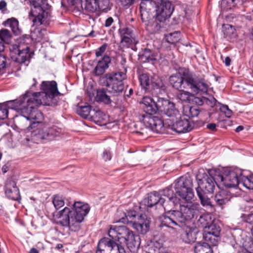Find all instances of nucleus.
I'll return each instance as SVG.
<instances>
[{"mask_svg":"<svg viewBox=\"0 0 253 253\" xmlns=\"http://www.w3.org/2000/svg\"><path fill=\"white\" fill-rule=\"evenodd\" d=\"M31 92L27 91L19 99L10 100L3 103L7 109L17 110L21 115L19 119L30 122L27 127L33 128L36 124L42 122L43 117L42 113L35 107L36 102H33L30 96Z\"/></svg>","mask_w":253,"mask_h":253,"instance_id":"1","label":"nucleus"},{"mask_svg":"<svg viewBox=\"0 0 253 253\" xmlns=\"http://www.w3.org/2000/svg\"><path fill=\"white\" fill-rule=\"evenodd\" d=\"M110 238L103 237L101 239H106L114 243L113 247H106L110 251L117 248V253H126L122 244H125L130 252L137 250L140 245V238L135 235L133 232L126 226L111 225L108 231Z\"/></svg>","mask_w":253,"mask_h":253,"instance_id":"2","label":"nucleus"},{"mask_svg":"<svg viewBox=\"0 0 253 253\" xmlns=\"http://www.w3.org/2000/svg\"><path fill=\"white\" fill-rule=\"evenodd\" d=\"M90 209L88 204L75 201L70 207H66L59 211V223L64 227H68L71 231L77 232L81 229L82 223Z\"/></svg>","mask_w":253,"mask_h":253,"instance_id":"3","label":"nucleus"},{"mask_svg":"<svg viewBox=\"0 0 253 253\" xmlns=\"http://www.w3.org/2000/svg\"><path fill=\"white\" fill-rule=\"evenodd\" d=\"M199 212L198 204L186 201L183 205L180 204L179 211L173 210L171 213L162 215L160 217V226L171 229H175V226H182L184 223H188Z\"/></svg>","mask_w":253,"mask_h":253,"instance_id":"4","label":"nucleus"},{"mask_svg":"<svg viewBox=\"0 0 253 253\" xmlns=\"http://www.w3.org/2000/svg\"><path fill=\"white\" fill-rule=\"evenodd\" d=\"M142 105L143 112L138 115L139 120L146 128L153 132L163 133L165 130L164 122L159 117L154 116L157 111L154 99L145 96L142 99Z\"/></svg>","mask_w":253,"mask_h":253,"instance_id":"5","label":"nucleus"},{"mask_svg":"<svg viewBox=\"0 0 253 253\" xmlns=\"http://www.w3.org/2000/svg\"><path fill=\"white\" fill-rule=\"evenodd\" d=\"M41 92L31 93L30 96L33 102H36L35 107L41 105L55 106L57 105L60 94L57 88V84L55 81H42L41 84Z\"/></svg>","mask_w":253,"mask_h":253,"instance_id":"6","label":"nucleus"},{"mask_svg":"<svg viewBox=\"0 0 253 253\" xmlns=\"http://www.w3.org/2000/svg\"><path fill=\"white\" fill-rule=\"evenodd\" d=\"M126 78V74L123 72H113L104 75L105 84L108 92L113 96H119L124 91L125 84L123 81Z\"/></svg>","mask_w":253,"mask_h":253,"instance_id":"7","label":"nucleus"},{"mask_svg":"<svg viewBox=\"0 0 253 253\" xmlns=\"http://www.w3.org/2000/svg\"><path fill=\"white\" fill-rule=\"evenodd\" d=\"M174 188L175 195L186 201H190L194 196L193 180L189 175L182 176L176 180Z\"/></svg>","mask_w":253,"mask_h":253,"instance_id":"8","label":"nucleus"},{"mask_svg":"<svg viewBox=\"0 0 253 253\" xmlns=\"http://www.w3.org/2000/svg\"><path fill=\"white\" fill-rule=\"evenodd\" d=\"M183 76L185 79L184 89H190L196 94L208 91L209 85L204 78L193 74L185 68H183Z\"/></svg>","mask_w":253,"mask_h":253,"instance_id":"9","label":"nucleus"},{"mask_svg":"<svg viewBox=\"0 0 253 253\" xmlns=\"http://www.w3.org/2000/svg\"><path fill=\"white\" fill-rule=\"evenodd\" d=\"M24 39L18 40V44H13L10 48V57L13 61L22 64L31 58L30 47L24 42Z\"/></svg>","mask_w":253,"mask_h":253,"instance_id":"10","label":"nucleus"},{"mask_svg":"<svg viewBox=\"0 0 253 253\" xmlns=\"http://www.w3.org/2000/svg\"><path fill=\"white\" fill-rule=\"evenodd\" d=\"M240 174L241 171L238 169L225 171L223 174L217 175V181L226 187H236L240 183Z\"/></svg>","mask_w":253,"mask_h":253,"instance_id":"11","label":"nucleus"},{"mask_svg":"<svg viewBox=\"0 0 253 253\" xmlns=\"http://www.w3.org/2000/svg\"><path fill=\"white\" fill-rule=\"evenodd\" d=\"M174 6L171 2L168 0H160L157 2L155 9V16L160 22H164L172 15Z\"/></svg>","mask_w":253,"mask_h":253,"instance_id":"12","label":"nucleus"},{"mask_svg":"<svg viewBox=\"0 0 253 253\" xmlns=\"http://www.w3.org/2000/svg\"><path fill=\"white\" fill-rule=\"evenodd\" d=\"M162 195L167 197V199L163 198L164 203L161 204L165 210L168 211L165 214H167L169 212L171 213L173 211L172 210L180 204L179 202L181 199L177 197V195L175 194H174L171 189L169 188L164 189Z\"/></svg>","mask_w":253,"mask_h":253,"instance_id":"13","label":"nucleus"},{"mask_svg":"<svg viewBox=\"0 0 253 253\" xmlns=\"http://www.w3.org/2000/svg\"><path fill=\"white\" fill-rule=\"evenodd\" d=\"M61 132V129L56 126L48 127L43 126L42 127H39L35 131V135L41 140L50 141L55 136H58Z\"/></svg>","mask_w":253,"mask_h":253,"instance_id":"14","label":"nucleus"},{"mask_svg":"<svg viewBox=\"0 0 253 253\" xmlns=\"http://www.w3.org/2000/svg\"><path fill=\"white\" fill-rule=\"evenodd\" d=\"M68 3L74 6L78 10L81 9H83L82 0H67ZM97 0H85L84 4V9L86 12L90 13L95 12L99 10V6H98Z\"/></svg>","mask_w":253,"mask_h":253,"instance_id":"15","label":"nucleus"},{"mask_svg":"<svg viewBox=\"0 0 253 253\" xmlns=\"http://www.w3.org/2000/svg\"><path fill=\"white\" fill-rule=\"evenodd\" d=\"M217 175L215 177L211 175L207 176V177L204 180H200L198 182V186L196 188L200 189L199 191L207 194H212L215 188V186L219 187L217 183L216 179Z\"/></svg>","mask_w":253,"mask_h":253,"instance_id":"16","label":"nucleus"},{"mask_svg":"<svg viewBox=\"0 0 253 253\" xmlns=\"http://www.w3.org/2000/svg\"><path fill=\"white\" fill-rule=\"evenodd\" d=\"M4 192L6 196L12 200L18 201L20 199L19 188L16 182L11 178L7 179L5 183Z\"/></svg>","mask_w":253,"mask_h":253,"instance_id":"17","label":"nucleus"},{"mask_svg":"<svg viewBox=\"0 0 253 253\" xmlns=\"http://www.w3.org/2000/svg\"><path fill=\"white\" fill-rule=\"evenodd\" d=\"M169 126L171 130L178 133H181L191 131L194 127V124L189 119L181 117L179 120L176 121L171 126L170 125Z\"/></svg>","mask_w":253,"mask_h":253,"instance_id":"18","label":"nucleus"},{"mask_svg":"<svg viewBox=\"0 0 253 253\" xmlns=\"http://www.w3.org/2000/svg\"><path fill=\"white\" fill-rule=\"evenodd\" d=\"M150 222L146 215L140 214L137 221L133 223V226L138 233L145 234L149 230Z\"/></svg>","mask_w":253,"mask_h":253,"instance_id":"19","label":"nucleus"},{"mask_svg":"<svg viewBox=\"0 0 253 253\" xmlns=\"http://www.w3.org/2000/svg\"><path fill=\"white\" fill-rule=\"evenodd\" d=\"M184 77L183 76V68L171 75L169 78L170 85L175 89L183 90L184 89Z\"/></svg>","mask_w":253,"mask_h":253,"instance_id":"20","label":"nucleus"},{"mask_svg":"<svg viewBox=\"0 0 253 253\" xmlns=\"http://www.w3.org/2000/svg\"><path fill=\"white\" fill-rule=\"evenodd\" d=\"M148 253H169L168 250L164 247V240L157 237L148 245Z\"/></svg>","mask_w":253,"mask_h":253,"instance_id":"21","label":"nucleus"},{"mask_svg":"<svg viewBox=\"0 0 253 253\" xmlns=\"http://www.w3.org/2000/svg\"><path fill=\"white\" fill-rule=\"evenodd\" d=\"M232 198L231 193L226 190H221L218 191L214 196V201L219 207H222L230 201Z\"/></svg>","mask_w":253,"mask_h":253,"instance_id":"22","label":"nucleus"},{"mask_svg":"<svg viewBox=\"0 0 253 253\" xmlns=\"http://www.w3.org/2000/svg\"><path fill=\"white\" fill-rule=\"evenodd\" d=\"M177 227L181 228L183 229L184 232L182 234V237L185 240V242L190 243L193 241L195 239V233L194 232L195 229L190 227L188 223H184L182 226H175V229H172L176 231Z\"/></svg>","mask_w":253,"mask_h":253,"instance_id":"23","label":"nucleus"},{"mask_svg":"<svg viewBox=\"0 0 253 253\" xmlns=\"http://www.w3.org/2000/svg\"><path fill=\"white\" fill-rule=\"evenodd\" d=\"M145 202L147 203V206L149 207H152L159 203L161 205L162 203H164L161 195L157 191H153L148 194Z\"/></svg>","mask_w":253,"mask_h":253,"instance_id":"24","label":"nucleus"},{"mask_svg":"<svg viewBox=\"0 0 253 253\" xmlns=\"http://www.w3.org/2000/svg\"><path fill=\"white\" fill-rule=\"evenodd\" d=\"M2 24L5 27H9L13 34L15 36L19 35L22 33V30L19 28V21L14 17L7 19L3 22Z\"/></svg>","mask_w":253,"mask_h":253,"instance_id":"25","label":"nucleus"},{"mask_svg":"<svg viewBox=\"0 0 253 253\" xmlns=\"http://www.w3.org/2000/svg\"><path fill=\"white\" fill-rule=\"evenodd\" d=\"M47 0H31V3L34 6L35 8H37L42 13H39L38 14H33V15L38 18L41 24L42 23V20L44 18V11L43 10L42 5L45 4Z\"/></svg>","mask_w":253,"mask_h":253,"instance_id":"26","label":"nucleus"},{"mask_svg":"<svg viewBox=\"0 0 253 253\" xmlns=\"http://www.w3.org/2000/svg\"><path fill=\"white\" fill-rule=\"evenodd\" d=\"M32 38L36 42L47 41L48 33L45 29H37L32 34Z\"/></svg>","mask_w":253,"mask_h":253,"instance_id":"27","label":"nucleus"},{"mask_svg":"<svg viewBox=\"0 0 253 253\" xmlns=\"http://www.w3.org/2000/svg\"><path fill=\"white\" fill-rule=\"evenodd\" d=\"M208 100L210 102V105L211 107L216 106L219 107L221 112L223 113L226 117L229 118L232 116L233 114L232 111L229 108L227 105L221 104L219 103H218L217 104L216 100L213 97H212L211 100L209 99Z\"/></svg>","mask_w":253,"mask_h":253,"instance_id":"28","label":"nucleus"},{"mask_svg":"<svg viewBox=\"0 0 253 253\" xmlns=\"http://www.w3.org/2000/svg\"><path fill=\"white\" fill-rule=\"evenodd\" d=\"M195 253H212L213 251L209 243L206 242H198L194 247Z\"/></svg>","mask_w":253,"mask_h":253,"instance_id":"29","label":"nucleus"},{"mask_svg":"<svg viewBox=\"0 0 253 253\" xmlns=\"http://www.w3.org/2000/svg\"><path fill=\"white\" fill-rule=\"evenodd\" d=\"M114 243L106 239H100L98 242L95 253H107L105 249L106 247L113 248Z\"/></svg>","mask_w":253,"mask_h":253,"instance_id":"30","label":"nucleus"},{"mask_svg":"<svg viewBox=\"0 0 253 253\" xmlns=\"http://www.w3.org/2000/svg\"><path fill=\"white\" fill-rule=\"evenodd\" d=\"M157 3L154 0H141L139 9L153 12L157 8Z\"/></svg>","mask_w":253,"mask_h":253,"instance_id":"31","label":"nucleus"},{"mask_svg":"<svg viewBox=\"0 0 253 253\" xmlns=\"http://www.w3.org/2000/svg\"><path fill=\"white\" fill-rule=\"evenodd\" d=\"M139 81L142 88L145 92L151 91V80L147 74H142L140 75Z\"/></svg>","mask_w":253,"mask_h":253,"instance_id":"32","label":"nucleus"},{"mask_svg":"<svg viewBox=\"0 0 253 253\" xmlns=\"http://www.w3.org/2000/svg\"><path fill=\"white\" fill-rule=\"evenodd\" d=\"M200 189H196L197 195L200 200L201 205L205 207L210 208L211 210H214V207L211 204V199L206 195L207 193H202L199 191Z\"/></svg>","mask_w":253,"mask_h":253,"instance_id":"33","label":"nucleus"},{"mask_svg":"<svg viewBox=\"0 0 253 253\" xmlns=\"http://www.w3.org/2000/svg\"><path fill=\"white\" fill-rule=\"evenodd\" d=\"M219 235H214L209 233L204 232L203 238L206 242V243H209V244L211 245V246H216L218 244L220 239Z\"/></svg>","mask_w":253,"mask_h":253,"instance_id":"34","label":"nucleus"},{"mask_svg":"<svg viewBox=\"0 0 253 253\" xmlns=\"http://www.w3.org/2000/svg\"><path fill=\"white\" fill-rule=\"evenodd\" d=\"M96 99L106 104H109L111 103L110 97L107 94L104 88L99 89L97 90Z\"/></svg>","mask_w":253,"mask_h":253,"instance_id":"35","label":"nucleus"},{"mask_svg":"<svg viewBox=\"0 0 253 253\" xmlns=\"http://www.w3.org/2000/svg\"><path fill=\"white\" fill-rule=\"evenodd\" d=\"M150 49L144 48L139 52V58L143 62H149L154 59Z\"/></svg>","mask_w":253,"mask_h":253,"instance_id":"36","label":"nucleus"},{"mask_svg":"<svg viewBox=\"0 0 253 253\" xmlns=\"http://www.w3.org/2000/svg\"><path fill=\"white\" fill-rule=\"evenodd\" d=\"M151 91L152 90H164L165 85L163 81L157 76H154L151 79Z\"/></svg>","mask_w":253,"mask_h":253,"instance_id":"37","label":"nucleus"},{"mask_svg":"<svg viewBox=\"0 0 253 253\" xmlns=\"http://www.w3.org/2000/svg\"><path fill=\"white\" fill-rule=\"evenodd\" d=\"M163 22H160L157 19V17L152 19L149 24H147V30L151 31L153 33H157L159 32L161 28L162 27Z\"/></svg>","mask_w":253,"mask_h":253,"instance_id":"38","label":"nucleus"},{"mask_svg":"<svg viewBox=\"0 0 253 253\" xmlns=\"http://www.w3.org/2000/svg\"><path fill=\"white\" fill-rule=\"evenodd\" d=\"M240 183H242L244 187L248 189L253 190V174L249 176L240 174Z\"/></svg>","mask_w":253,"mask_h":253,"instance_id":"39","label":"nucleus"},{"mask_svg":"<svg viewBox=\"0 0 253 253\" xmlns=\"http://www.w3.org/2000/svg\"><path fill=\"white\" fill-rule=\"evenodd\" d=\"M166 106L163 109V111L166 115L169 117L175 116L178 111L175 108L174 104L170 102H165Z\"/></svg>","mask_w":253,"mask_h":253,"instance_id":"40","label":"nucleus"},{"mask_svg":"<svg viewBox=\"0 0 253 253\" xmlns=\"http://www.w3.org/2000/svg\"><path fill=\"white\" fill-rule=\"evenodd\" d=\"M223 31L224 37L227 39L229 41H231L236 37V30L231 25H227L223 28Z\"/></svg>","mask_w":253,"mask_h":253,"instance_id":"41","label":"nucleus"},{"mask_svg":"<svg viewBox=\"0 0 253 253\" xmlns=\"http://www.w3.org/2000/svg\"><path fill=\"white\" fill-rule=\"evenodd\" d=\"M211 217L210 214H203L200 215L197 221V224L199 227L203 228L204 230L211 223Z\"/></svg>","mask_w":253,"mask_h":253,"instance_id":"42","label":"nucleus"},{"mask_svg":"<svg viewBox=\"0 0 253 253\" xmlns=\"http://www.w3.org/2000/svg\"><path fill=\"white\" fill-rule=\"evenodd\" d=\"M205 233L214 235H220L221 228L219 225L214 222H211L204 230Z\"/></svg>","mask_w":253,"mask_h":253,"instance_id":"43","label":"nucleus"},{"mask_svg":"<svg viewBox=\"0 0 253 253\" xmlns=\"http://www.w3.org/2000/svg\"><path fill=\"white\" fill-rule=\"evenodd\" d=\"M91 107L87 104L84 106H79L77 108V113L82 117L86 119L89 115L91 112Z\"/></svg>","mask_w":253,"mask_h":253,"instance_id":"44","label":"nucleus"},{"mask_svg":"<svg viewBox=\"0 0 253 253\" xmlns=\"http://www.w3.org/2000/svg\"><path fill=\"white\" fill-rule=\"evenodd\" d=\"M180 91L181 92L177 93L176 95L177 98L182 102H191L192 97H193V94L189 92L184 91V89Z\"/></svg>","mask_w":253,"mask_h":253,"instance_id":"45","label":"nucleus"},{"mask_svg":"<svg viewBox=\"0 0 253 253\" xmlns=\"http://www.w3.org/2000/svg\"><path fill=\"white\" fill-rule=\"evenodd\" d=\"M140 12L142 21L145 23V25L149 24L150 21L154 18L152 12L140 9Z\"/></svg>","mask_w":253,"mask_h":253,"instance_id":"46","label":"nucleus"},{"mask_svg":"<svg viewBox=\"0 0 253 253\" xmlns=\"http://www.w3.org/2000/svg\"><path fill=\"white\" fill-rule=\"evenodd\" d=\"M111 63V57L107 55H104L101 59L98 61L97 64L101 65V66L104 67L106 69H108L109 67L110 64Z\"/></svg>","mask_w":253,"mask_h":253,"instance_id":"47","label":"nucleus"},{"mask_svg":"<svg viewBox=\"0 0 253 253\" xmlns=\"http://www.w3.org/2000/svg\"><path fill=\"white\" fill-rule=\"evenodd\" d=\"M52 203L56 209L58 210L64 205V201L63 198L58 195L54 196Z\"/></svg>","mask_w":253,"mask_h":253,"instance_id":"48","label":"nucleus"},{"mask_svg":"<svg viewBox=\"0 0 253 253\" xmlns=\"http://www.w3.org/2000/svg\"><path fill=\"white\" fill-rule=\"evenodd\" d=\"M125 215L127 220L131 222L136 221V219H138L140 216V215H139L137 212L135 211H127L125 213Z\"/></svg>","mask_w":253,"mask_h":253,"instance_id":"49","label":"nucleus"},{"mask_svg":"<svg viewBox=\"0 0 253 253\" xmlns=\"http://www.w3.org/2000/svg\"><path fill=\"white\" fill-rule=\"evenodd\" d=\"M11 37L10 31L6 29L0 30V40L3 43L5 41L9 40Z\"/></svg>","mask_w":253,"mask_h":253,"instance_id":"50","label":"nucleus"},{"mask_svg":"<svg viewBox=\"0 0 253 253\" xmlns=\"http://www.w3.org/2000/svg\"><path fill=\"white\" fill-rule=\"evenodd\" d=\"M119 33L121 38L129 37L133 36L132 30L129 28H122L119 29Z\"/></svg>","mask_w":253,"mask_h":253,"instance_id":"51","label":"nucleus"},{"mask_svg":"<svg viewBox=\"0 0 253 253\" xmlns=\"http://www.w3.org/2000/svg\"><path fill=\"white\" fill-rule=\"evenodd\" d=\"M165 102H169L168 100H166L163 98L157 97V101H155L156 107L157 108V111L159 110L161 112L163 109L166 106L167 104H165Z\"/></svg>","mask_w":253,"mask_h":253,"instance_id":"52","label":"nucleus"},{"mask_svg":"<svg viewBox=\"0 0 253 253\" xmlns=\"http://www.w3.org/2000/svg\"><path fill=\"white\" fill-rule=\"evenodd\" d=\"M121 42L126 46L129 47L131 45L135 43V40L133 36L121 38Z\"/></svg>","mask_w":253,"mask_h":253,"instance_id":"53","label":"nucleus"},{"mask_svg":"<svg viewBox=\"0 0 253 253\" xmlns=\"http://www.w3.org/2000/svg\"><path fill=\"white\" fill-rule=\"evenodd\" d=\"M8 111L5 105L3 103H0V120H4L7 118Z\"/></svg>","mask_w":253,"mask_h":253,"instance_id":"54","label":"nucleus"},{"mask_svg":"<svg viewBox=\"0 0 253 253\" xmlns=\"http://www.w3.org/2000/svg\"><path fill=\"white\" fill-rule=\"evenodd\" d=\"M106 70L107 69L104 68V67L97 63L96 66L93 70V73L95 76H100L103 75Z\"/></svg>","mask_w":253,"mask_h":253,"instance_id":"55","label":"nucleus"},{"mask_svg":"<svg viewBox=\"0 0 253 253\" xmlns=\"http://www.w3.org/2000/svg\"><path fill=\"white\" fill-rule=\"evenodd\" d=\"M108 44L107 43H104L100 47L98 48L95 51V56L96 57L102 56L107 49Z\"/></svg>","mask_w":253,"mask_h":253,"instance_id":"56","label":"nucleus"},{"mask_svg":"<svg viewBox=\"0 0 253 253\" xmlns=\"http://www.w3.org/2000/svg\"><path fill=\"white\" fill-rule=\"evenodd\" d=\"M200 113V110L198 107L192 106L189 109V114L187 116L189 118H193L198 116Z\"/></svg>","mask_w":253,"mask_h":253,"instance_id":"57","label":"nucleus"},{"mask_svg":"<svg viewBox=\"0 0 253 253\" xmlns=\"http://www.w3.org/2000/svg\"><path fill=\"white\" fill-rule=\"evenodd\" d=\"M98 6H99V10H104L107 9L109 6V0H97Z\"/></svg>","mask_w":253,"mask_h":253,"instance_id":"58","label":"nucleus"},{"mask_svg":"<svg viewBox=\"0 0 253 253\" xmlns=\"http://www.w3.org/2000/svg\"><path fill=\"white\" fill-rule=\"evenodd\" d=\"M235 0H222L221 5L223 8H225L226 10L231 9L232 6L234 5Z\"/></svg>","mask_w":253,"mask_h":253,"instance_id":"59","label":"nucleus"},{"mask_svg":"<svg viewBox=\"0 0 253 253\" xmlns=\"http://www.w3.org/2000/svg\"><path fill=\"white\" fill-rule=\"evenodd\" d=\"M6 67V59L5 56L0 54V74L4 72Z\"/></svg>","mask_w":253,"mask_h":253,"instance_id":"60","label":"nucleus"},{"mask_svg":"<svg viewBox=\"0 0 253 253\" xmlns=\"http://www.w3.org/2000/svg\"><path fill=\"white\" fill-rule=\"evenodd\" d=\"M112 155L109 150H105L102 154V158L105 161H110Z\"/></svg>","mask_w":253,"mask_h":253,"instance_id":"61","label":"nucleus"},{"mask_svg":"<svg viewBox=\"0 0 253 253\" xmlns=\"http://www.w3.org/2000/svg\"><path fill=\"white\" fill-rule=\"evenodd\" d=\"M204 102V100L202 98L198 97H195L194 94L193 97H192V99L191 101V102H193L200 106L203 105Z\"/></svg>","mask_w":253,"mask_h":253,"instance_id":"62","label":"nucleus"},{"mask_svg":"<svg viewBox=\"0 0 253 253\" xmlns=\"http://www.w3.org/2000/svg\"><path fill=\"white\" fill-rule=\"evenodd\" d=\"M174 34L175 33H171L167 37L166 41H167L168 42L173 43L177 41V39H172V37Z\"/></svg>","mask_w":253,"mask_h":253,"instance_id":"63","label":"nucleus"},{"mask_svg":"<svg viewBox=\"0 0 253 253\" xmlns=\"http://www.w3.org/2000/svg\"><path fill=\"white\" fill-rule=\"evenodd\" d=\"M114 22V19L112 17H110L108 18L105 22L104 26L106 27H110Z\"/></svg>","mask_w":253,"mask_h":253,"instance_id":"64","label":"nucleus"}]
</instances>
